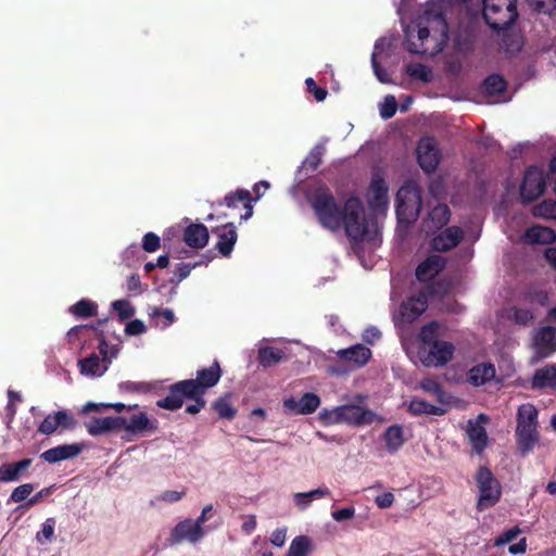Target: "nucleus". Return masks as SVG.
Segmentation results:
<instances>
[{
  "label": "nucleus",
  "instance_id": "69168bd1",
  "mask_svg": "<svg viewBox=\"0 0 556 556\" xmlns=\"http://www.w3.org/2000/svg\"><path fill=\"white\" fill-rule=\"evenodd\" d=\"M54 526L55 520L53 518H48L42 523L41 531L37 533V539L40 541V538L43 536L46 541H51L54 534Z\"/></svg>",
  "mask_w": 556,
  "mask_h": 556
},
{
  "label": "nucleus",
  "instance_id": "4d7b16f0",
  "mask_svg": "<svg viewBox=\"0 0 556 556\" xmlns=\"http://www.w3.org/2000/svg\"><path fill=\"white\" fill-rule=\"evenodd\" d=\"M161 247L160 237L154 232H147L142 238V249L148 253L155 252Z\"/></svg>",
  "mask_w": 556,
  "mask_h": 556
},
{
  "label": "nucleus",
  "instance_id": "7c9ffc66",
  "mask_svg": "<svg viewBox=\"0 0 556 556\" xmlns=\"http://www.w3.org/2000/svg\"><path fill=\"white\" fill-rule=\"evenodd\" d=\"M340 359L355 364L357 367L366 365L371 357V351L364 344H355L348 349L338 351Z\"/></svg>",
  "mask_w": 556,
  "mask_h": 556
},
{
  "label": "nucleus",
  "instance_id": "774afa93",
  "mask_svg": "<svg viewBox=\"0 0 556 556\" xmlns=\"http://www.w3.org/2000/svg\"><path fill=\"white\" fill-rule=\"evenodd\" d=\"M354 515H355V508L352 507V506L351 507H344V508H341V509H338V510H333L331 513V517L333 518V520H336L338 522L351 519V518L354 517Z\"/></svg>",
  "mask_w": 556,
  "mask_h": 556
},
{
  "label": "nucleus",
  "instance_id": "37998d69",
  "mask_svg": "<svg viewBox=\"0 0 556 556\" xmlns=\"http://www.w3.org/2000/svg\"><path fill=\"white\" fill-rule=\"evenodd\" d=\"M212 408L216 412L219 418L231 420L237 415V409L231 405L227 396L217 399Z\"/></svg>",
  "mask_w": 556,
  "mask_h": 556
},
{
  "label": "nucleus",
  "instance_id": "dca6fc26",
  "mask_svg": "<svg viewBox=\"0 0 556 556\" xmlns=\"http://www.w3.org/2000/svg\"><path fill=\"white\" fill-rule=\"evenodd\" d=\"M389 187L380 174H374L368 187V205L375 212L384 211L389 204Z\"/></svg>",
  "mask_w": 556,
  "mask_h": 556
},
{
  "label": "nucleus",
  "instance_id": "b1692460",
  "mask_svg": "<svg viewBox=\"0 0 556 556\" xmlns=\"http://www.w3.org/2000/svg\"><path fill=\"white\" fill-rule=\"evenodd\" d=\"M157 429V420H150L144 412L132 415L129 419L125 418L124 425L121 426V430L136 435L143 434L144 432L153 433L156 432Z\"/></svg>",
  "mask_w": 556,
  "mask_h": 556
},
{
  "label": "nucleus",
  "instance_id": "39448f33",
  "mask_svg": "<svg viewBox=\"0 0 556 556\" xmlns=\"http://www.w3.org/2000/svg\"><path fill=\"white\" fill-rule=\"evenodd\" d=\"M482 15L494 31L507 30L518 17L517 0H483Z\"/></svg>",
  "mask_w": 556,
  "mask_h": 556
},
{
  "label": "nucleus",
  "instance_id": "a878e982",
  "mask_svg": "<svg viewBox=\"0 0 556 556\" xmlns=\"http://www.w3.org/2000/svg\"><path fill=\"white\" fill-rule=\"evenodd\" d=\"M445 264L446 261L444 257L438 254L429 255L417 266L415 276L419 281H427L442 271Z\"/></svg>",
  "mask_w": 556,
  "mask_h": 556
},
{
  "label": "nucleus",
  "instance_id": "cd10ccee",
  "mask_svg": "<svg viewBox=\"0 0 556 556\" xmlns=\"http://www.w3.org/2000/svg\"><path fill=\"white\" fill-rule=\"evenodd\" d=\"M31 458H24L14 463H4L0 465V481L11 482L17 481L24 477L31 466Z\"/></svg>",
  "mask_w": 556,
  "mask_h": 556
},
{
  "label": "nucleus",
  "instance_id": "f3484780",
  "mask_svg": "<svg viewBox=\"0 0 556 556\" xmlns=\"http://www.w3.org/2000/svg\"><path fill=\"white\" fill-rule=\"evenodd\" d=\"M212 232L218 238V241L215 245L218 252L223 256H230L238 239L237 228L233 223H226L224 225L214 227Z\"/></svg>",
  "mask_w": 556,
  "mask_h": 556
},
{
  "label": "nucleus",
  "instance_id": "a19ab883",
  "mask_svg": "<svg viewBox=\"0 0 556 556\" xmlns=\"http://www.w3.org/2000/svg\"><path fill=\"white\" fill-rule=\"evenodd\" d=\"M97 303L81 299L70 307V312L77 318H88L97 315Z\"/></svg>",
  "mask_w": 556,
  "mask_h": 556
},
{
  "label": "nucleus",
  "instance_id": "ddd939ff",
  "mask_svg": "<svg viewBox=\"0 0 556 556\" xmlns=\"http://www.w3.org/2000/svg\"><path fill=\"white\" fill-rule=\"evenodd\" d=\"M419 166L426 173H433L441 160L440 151L433 138H422L416 149Z\"/></svg>",
  "mask_w": 556,
  "mask_h": 556
},
{
  "label": "nucleus",
  "instance_id": "7ed1b4c3",
  "mask_svg": "<svg viewBox=\"0 0 556 556\" xmlns=\"http://www.w3.org/2000/svg\"><path fill=\"white\" fill-rule=\"evenodd\" d=\"M307 201L321 227L330 231L341 229L343 205H340L332 191L326 186H318Z\"/></svg>",
  "mask_w": 556,
  "mask_h": 556
},
{
  "label": "nucleus",
  "instance_id": "f257e3e1",
  "mask_svg": "<svg viewBox=\"0 0 556 556\" xmlns=\"http://www.w3.org/2000/svg\"><path fill=\"white\" fill-rule=\"evenodd\" d=\"M417 28L418 47L414 41L406 40L405 49L412 54H426L429 50L426 42H434L433 52H440L448 40V24L441 5L427 3L424 12L414 22Z\"/></svg>",
  "mask_w": 556,
  "mask_h": 556
},
{
  "label": "nucleus",
  "instance_id": "bb28decb",
  "mask_svg": "<svg viewBox=\"0 0 556 556\" xmlns=\"http://www.w3.org/2000/svg\"><path fill=\"white\" fill-rule=\"evenodd\" d=\"M83 451V445L73 443L51 447L41 454V458L49 463L54 464L61 460L71 459L79 455Z\"/></svg>",
  "mask_w": 556,
  "mask_h": 556
},
{
  "label": "nucleus",
  "instance_id": "0eeeda50",
  "mask_svg": "<svg viewBox=\"0 0 556 556\" xmlns=\"http://www.w3.org/2000/svg\"><path fill=\"white\" fill-rule=\"evenodd\" d=\"M168 391V394L164 399L156 401L157 407L175 412L182 407L185 400H190L193 403L185 407V413L194 416L199 414L206 405V401L203 394L197 393L194 395H190L177 383L170 384Z\"/></svg>",
  "mask_w": 556,
  "mask_h": 556
},
{
  "label": "nucleus",
  "instance_id": "09e8293b",
  "mask_svg": "<svg viewBox=\"0 0 556 556\" xmlns=\"http://www.w3.org/2000/svg\"><path fill=\"white\" fill-rule=\"evenodd\" d=\"M503 31L502 45L506 52H518L522 47V42L516 34H514L510 28Z\"/></svg>",
  "mask_w": 556,
  "mask_h": 556
},
{
  "label": "nucleus",
  "instance_id": "bf43d9fd",
  "mask_svg": "<svg viewBox=\"0 0 556 556\" xmlns=\"http://www.w3.org/2000/svg\"><path fill=\"white\" fill-rule=\"evenodd\" d=\"M56 420H59V428L71 430L76 426L75 418L70 415L66 410H58L55 412Z\"/></svg>",
  "mask_w": 556,
  "mask_h": 556
},
{
  "label": "nucleus",
  "instance_id": "2f4dec72",
  "mask_svg": "<svg viewBox=\"0 0 556 556\" xmlns=\"http://www.w3.org/2000/svg\"><path fill=\"white\" fill-rule=\"evenodd\" d=\"M556 240V232L545 226L535 225L525 232V241L531 244H549Z\"/></svg>",
  "mask_w": 556,
  "mask_h": 556
},
{
  "label": "nucleus",
  "instance_id": "338daca9",
  "mask_svg": "<svg viewBox=\"0 0 556 556\" xmlns=\"http://www.w3.org/2000/svg\"><path fill=\"white\" fill-rule=\"evenodd\" d=\"M533 314L527 308L516 307L514 309V320L519 325H527L532 320Z\"/></svg>",
  "mask_w": 556,
  "mask_h": 556
},
{
  "label": "nucleus",
  "instance_id": "9b49d317",
  "mask_svg": "<svg viewBox=\"0 0 556 556\" xmlns=\"http://www.w3.org/2000/svg\"><path fill=\"white\" fill-rule=\"evenodd\" d=\"M545 176L542 169L536 166H529L520 186V199L522 203L535 201L545 190Z\"/></svg>",
  "mask_w": 556,
  "mask_h": 556
},
{
  "label": "nucleus",
  "instance_id": "5701e85b",
  "mask_svg": "<svg viewBox=\"0 0 556 556\" xmlns=\"http://www.w3.org/2000/svg\"><path fill=\"white\" fill-rule=\"evenodd\" d=\"M208 239L210 232L204 224L191 223L184 229L182 240L192 249H203L207 244Z\"/></svg>",
  "mask_w": 556,
  "mask_h": 556
},
{
  "label": "nucleus",
  "instance_id": "680f3d73",
  "mask_svg": "<svg viewBox=\"0 0 556 556\" xmlns=\"http://www.w3.org/2000/svg\"><path fill=\"white\" fill-rule=\"evenodd\" d=\"M520 533V529L518 527L510 528L503 532L500 536H497L494 541L495 546H502L509 542H511L516 536Z\"/></svg>",
  "mask_w": 556,
  "mask_h": 556
},
{
  "label": "nucleus",
  "instance_id": "ea45409f",
  "mask_svg": "<svg viewBox=\"0 0 556 556\" xmlns=\"http://www.w3.org/2000/svg\"><path fill=\"white\" fill-rule=\"evenodd\" d=\"M312 551V541L306 535L295 536L285 556H308Z\"/></svg>",
  "mask_w": 556,
  "mask_h": 556
},
{
  "label": "nucleus",
  "instance_id": "473e14b6",
  "mask_svg": "<svg viewBox=\"0 0 556 556\" xmlns=\"http://www.w3.org/2000/svg\"><path fill=\"white\" fill-rule=\"evenodd\" d=\"M257 359L261 366L268 368L276 366L287 359L286 353L274 346H262L258 349Z\"/></svg>",
  "mask_w": 556,
  "mask_h": 556
},
{
  "label": "nucleus",
  "instance_id": "20e7f679",
  "mask_svg": "<svg viewBox=\"0 0 556 556\" xmlns=\"http://www.w3.org/2000/svg\"><path fill=\"white\" fill-rule=\"evenodd\" d=\"M538 414L536 407L531 403L518 407L516 439L518 450L522 456L532 452L539 443Z\"/></svg>",
  "mask_w": 556,
  "mask_h": 556
},
{
  "label": "nucleus",
  "instance_id": "c03bdc74",
  "mask_svg": "<svg viewBox=\"0 0 556 556\" xmlns=\"http://www.w3.org/2000/svg\"><path fill=\"white\" fill-rule=\"evenodd\" d=\"M329 494L330 491L328 488H318L309 492L295 493L294 502L301 509H304L315 497H324L328 496Z\"/></svg>",
  "mask_w": 556,
  "mask_h": 556
},
{
  "label": "nucleus",
  "instance_id": "79ce46f5",
  "mask_svg": "<svg viewBox=\"0 0 556 556\" xmlns=\"http://www.w3.org/2000/svg\"><path fill=\"white\" fill-rule=\"evenodd\" d=\"M405 73L413 79L420 80L422 83H430L433 78L431 68L421 63H409L405 66Z\"/></svg>",
  "mask_w": 556,
  "mask_h": 556
},
{
  "label": "nucleus",
  "instance_id": "e2e57ef3",
  "mask_svg": "<svg viewBox=\"0 0 556 556\" xmlns=\"http://www.w3.org/2000/svg\"><path fill=\"white\" fill-rule=\"evenodd\" d=\"M371 65H372L374 73L380 83H383V84L391 83V79L389 78L388 73L381 67L380 63L378 62L376 53L371 54Z\"/></svg>",
  "mask_w": 556,
  "mask_h": 556
},
{
  "label": "nucleus",
  "instance_id": "1a4fd4ad",
  "mask_svg": "<svg viewBox=\"0 0 556 556\" xmlns=\"http://www.w3.org/2000/svg\"><path fill=\"white\" fill-rule=\"evenodd\" d=\"M223 375L219 363L215 359L210 367L201 368L197 371L195 379H185L176 383L190 395L197 393L205 394L210 388L216 386Z\"/></svg>",
  "mask_w": 556,
  "mask_h": 556
},
{
  "label": "nucleus",
  "instance_id": "6e6552de",
  "mask_svg": "<svg viewBox=\"0 0 556 556\" xmlns=\"http://www.w3.org/2000/svg\"><path fill=\"white\" fill-rule=\"evenodd\" d=\"M422 206L421 191L413 182L406 184L396 193V215L400 220L415 222Z\"/></svg>",
  "mask_w": 556,
  "mask_h": 556
},
{
  "label": "nucleus",
  "instance_id": "c9c22d12",
  "mask_svg": "<svg viewBox=\"0 0 556 556\" xmlns=\"http://www.w3.org/2000/svg\"><path fill=\"white\" fill-rule=\"evenodd\" d=\"M202 257H203V260L195 262V263L178 264L175 268L174 278L170 279V282H175V283L181 282L184 279H186L190 275V271L193 268H195L200 265H203V264L206 265L207 263H210L213 260L214 256L211 251H207Z\"/></svg>",
  "mask_w": 556,
  "mask_h": 556
},
{
  "label": "nucleus",
  "instance_id": "c85d7f7f",
  "mask_svg": "<svg viewBox=\"0 0 556 556\" xmlns=\"http://www.w3.org/2000/svg\"><path fill=\"white\" fill-rule=\"evenodd\" d=\"M496 369L492 363H480L472 366L467 372V381L473 387H482L493 380Z\"/></svg>",
  "mask_w": 556,
  "mask_h": 556
},
{
  "label": "nucleus",
  "instance_id": "9d476101",
  "mask_svg": "<svg viewBox=\"0 0 556 556\" xmlns=\"http://www.w3.org/2000/svg\"><path fill=\"white\" fill-rule=\"evenodd\" d=\"M455 346L447 341L439 340L428 346H418L417 356L425 367H443L452 361Z\"/></svg>",
  "mask_w": 556,
  "mask_h": 556
},
{
  "label": "nucleus",
  "instance_id": "4be33fe9",
  "mask_svg": "<svg viewBox=\"0 0 556 556\" xmlns=\"http://www.w3.org/2000/svg\"><path fill=\"white\" fill-rule=\"evenodd\" d=\"M428 307L427 295L420 292L417 295L408 298L400 307L402 319L406 323L416 320Z\"/></svg>",
  "mask_w": 556,
  "mask_h": 556
},
{
  "label": "nucleus",
  "instance_id": "052dcab7",
  "mask_svg": "<svg viewBox=\"0 0 556 556\" xmlns=\"http://www.w3.org/2000/svg\"><path fill=\"white\" fill-rule=\"evenodd\" d=\"M420 387L426 392L432 393L437 395L438 397H441L443 394V388L442 386L434 379L431 378H425L420 382Z\"/></svg>",
  "mask_w": 556,
  "mask_h": 556
},
{
  "label": "nucleus",
  "instance_id": "f03ea898",
  "mask_svg": "<svg viewBox=\"0 0 556 556\" xmlns=\"http://www.w3.org/2000/svg\"><path fill=\"white\" fill-rule=\"evenodd\" d=\"M341 228H344L352 243L374 241L378 235L375 217H367L363 202L357 197H350L343 204Z\"/></svg>",
  "mask_w": 556,
  "mask_h": 556
},
{
  "label": "nucleus",
  "instance_id": "4c0bfd02",
  "mask_svg": "<svg viewBox=\"0 0 556 556\" xmlns=\"http://www.w3.org/2000/svg\"><path fill=\"white\" fill-rule=\"evenodd\" d=\"M451 218V211L446 204H438L428 214V222L434 229H441Z\"/></svg>",
  "mask_w": 556,
  "mask_h": 556
},
{
  "label": "nucleus",
  "instance_id": "f704fd0d",
  "mask_svg": "<svg viewBox=\"0 0 556 556\" xmlns=\"http://www.w3.org/2000/svg\"><path fill=\"white\" fill-rule=\"evenodd\" d=\"M408 412L414 416L420 415H433V416H442L446 413V409L428 403L425 400L413 399L408 405Z\"/></svg>",
  "mask_w": 556,
  "mask_h": 556
},
{
  "label": "nucleus",
  "instance_id": "8fccbe9b",
  "mask_svg": "<svg viewBox=\"0 0 556 556\" xmlns=\"http://www.w3.org/2000/svg\"><path fill=\"white\" fill-rule=\"evenodd\" d=\"M78 365L83 375H96L100 366V358L96 354H92L86 358L79 359Z\"/></svg>",
  "mask_w": 556,
  "mask_h": 556
},
{
  "label": "nucleus",
  "instance_id": "13d9d810",
  "mask_svg": "<svg viewBox=\"0 0 556 556\" xmlns=\"http://www.w3.org/2000/svg\"><path fill=\"white\" fill-rule=\"evenodd\" d=\"M119 388L127 392L148 393L152 387L146 382L125 381L119 384Z\"/></svg>",
  "mask_w": 556,
  "mask_h": 556
},
{
  "label": "nucleus",
  "instance_id": "6ab92c4d",
  "mask_svg": "<svg viewBox=\"0 0 556 556\" xmlns=\"http://www.w3.org/2000/svg\"><path fill=\"white\" fill-rule=\"evenodd\" d=\"M464 232L458 226H450L431 240V248L438 252H447L463 240Z\"/></svg>",
  "mask_w": 556,
  "mask_h": 556
},
{
  "label": "nucleus",
  "instance_id": "e433bc0d",
  "mask_svg": "<svg viewBox=\"0 0 556 556\" xmlns=\"http://www.w3.org/2000/svg\"><path fill=\"white\" fill-rule=\"evenodd\" d=\"M386 447L390 453H395L405 442L403 428L400 425H392L384 431Z\"/></svg>",
  "mask_w": 556,
  "mask_h": 556
},
{
  "label": "nucleus",
  "instance_id": "0e129e2a",
  "mask_svg": "<svg viewBox=\"0 0 556 556\" xmlns=\"http://www.w3.org/2000/svg\"><path fill=\"white\" fill-rule=\"evenodd\" d=\"M147 331L144 323L140 319L129 321L125 327V333L128 336H140Z\"/></svg>",
  "mask_w": 556,
  "mask_h": 556
},
{
  "label": "nucleus",
  "instance_id": "c756f323",
  "mask_svg": "<svg viewBox=\"0 0 556 556\" xmlns=\"http://www.w3.org/2000/svg\"><path fill=\"white\" fill-rule=\"evenodd\" d=\"M531 388L543 390L556 388V364H549L534 371L531 379Z\"/></svg>",
  "mask_w": 556,
  "mask_h": 556
},
{
  "label": "nucleus",
  "instance_id": "72a5a7b5",
  "mask_svg": "<svg viewBox=\"0 0 556 556\" xmlns=\"http://www.w3.org/2000/svg\"><path fill=\"white\" fill-rule=\"evenodd\" d=\"M507 83L500 74H491L481 85L482 93L486 97L501 96L506 91Z\"/></svg>",
  "mask_w": 556,
  "mask_h": 556
},
{
  "label": "nucleus",
  "instance_id": "2eb2a0df",
  "mask_svg": "<svg viewBox=\"0 0 556 556\" xmlns=\"http://www.w3.org/2000/svg\"><path fill=\"white\" fill-rule=\"evenodd\" d=\"M490 418L485 414H479L476 419H469L467 425V435L476 454H481L488 447L489 437L483 424L489 422Z\"/></svg>",
  "mask_w": 556,
  "mask_h": 556
},
{
  "label": "nucleus",
  "instance_id": "603ef678",
  "mask_svg": "<svg viewBox=\"0 0 556 556\" xmlns=\"http://www.w3.org/2000/svg\"><path fill=\"white\" fill-rule=\"evenodd\" d=\"M34 491V485L31 483H25L16 486L11 495L10 501L13 503H21L25 501Z\"/></svg>",
  "mask_w": 556,
  "mask_h": 556
},
{
  "label": "nucleus",
  "instance_id": "3c124183",
  "mask_svg": "<svg viewBox=\"0 0 556 556\" xmlns=\"http://www.w3.org/2000/svg\"><path fill=\"white\" fill-rule=\"evenodd\" d=\"M397 110V102L394 96H387L384 102L380 106V116L383 119L393 117Z\"/></svg>",
  "mask_w": 556,
  "mask_h": 556
},
{
  "label": "nucleus",
  "instance_id": "58836bf2",
  "mask_svg": "<svg viewBox=\"0 0 556 556\" xmlns=\"http://www.w3.org/2000/svg\"><path fill=\"white\" fill-rule=\"evenodd\" d=\"M440 324L432 320L424 325L418 333L419 346H428L429 344L439 341Z\"/></svg>",
  "mask_w": 556,
  "mask_h": 556
},
{
  "label": "nucleus",
  "instance_id": "393cba45",
  "mask_svg": "<svg viewBox=\"0 0 556 556\" xmlns=\"http://www.w3.org/2000/svg\"><path fill=\"white\" fill-rule=\"evenodd\" d=\"M319 405L320 399L313 392L304 393L298 401L292 397L283 401L285 408L295 412L300 415H309L314 413Z\"/></svg>",
  "mask_w": 556,
  "mask_h": 556
},
{
  "label": "nucleus",
  "instance_id": "5fc2aeb1",
  "mask_svg": "<svg viewBox=\"0 0 556 556\" xmlns=\"http://www.w3.org/2000/svg\"><path fill=\"white\" fill-rule=\"evenodd\" d=\"M339 413V406L334 407L333 409H323L319 412L318 418L320 422L326 426L341 424Z\"/></svg>",
  "mask_w": 556,
  "mask_h": 556
},
{
  "label": "nucleus",
  "instance_id": "6e6d98bb",
  "mask_svg": "<svg viewBox=\"0 0 556 556\" xmlns=\"http://www.w3.org/2000/svg\"><path fill=\"white\" fill-rule=\"evenodd\" d=\"M305 85H306L307 91L314 96L316 101L321 102L327 98V96H328L327 89L324 87L317 86L316 81L312 77H308L305 79Z\"/></svg>",
  "mask_w": 556,
  "mask_h": 556
},
{
  "label": "nucleus",
  "instance_id": "423d86ee",
  "mask_svg": "<svg viewBox=\"0 0 556 556\" xmlns=\"http://www.w3.org/2000/svg\"><path fill=\"white\" fill-rule=\"evenodd\" d=\"M475 480L478 488L477 510L481 513L494 507L502 496V486L500 481L486 466H480L478 468Z\"/></svg>",
  "mask_w": 556,
  "mask_h": 556
},
{
  "label": "nucleus",
  "instance_id": "4468645a",
  "mask_svg": "<svg viewBox=\"0 0 556 556\" xmlns=\"http://www.w3.org/2000/svg\"><path fill=\"white\" fill-rule=\"evenodd\" d=\"M340 422L355 427L371 425L376 419V413L355 404L339 406Z\"/></svg>",
  "mask_w": 556,
  "mask_h": 556
},
{
  "label": "nucleus",
  "instance_id": "a18cd8bd",
  "mask_svg": "<svg viewBox=\"0 0 556 556\" xmlns=\"http://www.w3.org/2000/svg\"><path fill=\"white\" fill-rule=\"evenodd\" d=\"M112 308L117 313L119 321L131 318L136 309L128 300H116L112 302Z\"/></svg>",
  "mask_w": 556,
  "mask_h": 556
},
{
  "label": "nucleus",
  "instance_id": "a211bd4d",
  "mask_svg": "<svg viewBox=\"0 0 556 556\" xmlns=\"http://www.w3.org/2000/svg\"><path fill=\"white\" fill-rule=\"evenodd\" d=\"M204 535L203 528L191 519L178 522L170 532V540L174 544H179L187 540L191 543L198 542Z\"/></svg>",
  "mask_w": 556,
  "mask_h": 556
},
{
  "label": "nucleus",
  "instance_id": "de8ad7c7",
  "mask_svg": "<svg viewBox=\"0 0 556 556\" xmlns=\"http://www.w3.org/2000/svg\"><path fill=\"white\" fill-rule=\"evenodd\" d=\"M324 152H325V148L321 146H317V147L313 148L309 151L308 155L305 157V160L303 162V166L307 170L315 172L321 163Z\"/></svg>",
  "mask_w": 556,
  "mask_h": 556
},
{
  "label": "nucleus",
  "instance_id": "412c9836",
  "mask_svg": "<svg viewBox=\"0 0 556 556\" xmlns=\"http://www.w3.org/2000/svg\"><path fill=\"white\" fill-rule=\"evenodd\" d=\"M243 203L245 213L240 216V220H248L253 215V206L251 204L252 197L249 190L238 189L235 192L226 194L222 200L216 201V204L222 206L226 205L229 208L238 207V203Z\"/></svg>",
  "mask_w": 556,
  "mask_h": 556
},
{
  "label": "nucleus",
  "instance_id": "49530a36",
  "mask_svg": "<svg viewBox=\"0 0 556 556\" xmlns=\"http://www.w3.org/2000/svg\"><path fill=\"white\" fill-rule=\"evenodd\" d=\"M533 215L535 217L556 219V201L544 200L533 207Z\"/></svg>",
  "mask_w": 556,
  "mask_h": 556
},
{
  "label": "nucleus",
  "instance_id": "864d4df0",
  "mask_svg": "<svg viewBox=\"0 0 556 556\" xmlns=\"http://www.w3.org/2000/svg\"><path fill=\"white\" fill-rule=\"evenodd\" d=\"M59 420H56L55 412L49 414L38 427V431L42 434L50 435L59 428Z\"/></svg>",
  "mask_w": 556,
  "mask_h": 556
},
{
  "label": "nucleus",
  "instance_id": "aec40b11",
  "mask_svg": "<svg viewBox=\"0 0 556 556\" xmlns=\"http://www.w3.org/2000/svg\"><path fill=\"white\" fill-rule=\"evenodd\" d=\"M125 417H92L89 421L85 422L88 433L92 437L105 434L112 431H121V426L124 425Z\"/></svg>",
  "mask_w": 556,
  "mask_h": 556
},
{
  "label": "nucleus",
  "instance_id": "f8f14e48",
  "mask_svg": "<svg viewBox=\"0 0 556 556\" xmlns=\"http://www.w3.org/2000/svg\"><path fill=\"white\" fill-rule=\"evenodd\" d=\"M533 361L539 362L549 357L556 352V328L544 326L538 328L533 334Z\"/></svg>",
  "mask_w": 556,
  "mask_h": 556
}]
</instances>
